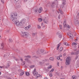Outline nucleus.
Segmentation results:
<instances>
[{
    "label": "nucleus",
    "instance_id": "obj_1",
    "mask_svg": "<svg viewBox=\"0 0 79 79\" xmlns=\"http://www.w3.org/2000/svg\"><path fill=\"white\" fill-rule=\"evenodd\" d=\"M17 16H18V14L16 13L11 14L10 15L11 19L12 21L15 23V24L16 26H23L24 24L26 21V19H23L20 22H19L17 20V18L16 17Z\"/></svg>",
    "mask_w": 79,
    "mask_h": 79
},
{
    "label": "nucleus",
    "instance_id": "obj_2",
    "mask_svg": "<svg viewBox=\"0 0 79 79\" xmlns=\"http://www.w3.org/2000/svg\"><path fill=\"white\" fill-rule=\"evenodd\" d=\"M21 35L22 37H24L25 38H28L29 37V35L27 32H23L21 34Z\"/></svg>",
    "mask_w": 79,
    "mask_h": 79
},
{
    "label": "nucleus",
    "instance_id": "obj_3",
    "mask_svg": "<svg viewBox=\"0 0 79 79\" xmlns=\"http://www.w3.org/2000/svg\"><path fill=\"white\" fill-rule=\"evenodd\" d=\"M65 64L66 65H69L70 64V58L69 57H68L65 62Z\"/></svg>",
    "mask_w": 79,
    "mask_h": 79
},
{
    "label": "nucleus",
    "instance_id": "obj_4",
    "mask_svg": "<svg viewBox=\"0 0 79 79\" xmlns=\"http://www.w3.org/2000/svg\"><path fill=\"white\" fill-rule=\"evenodd\" d=\"M64 27V28L66 27H67V28L69 29L71 27L68 25H66V20H64L63 23Z\"/></svg>",
    "mask_w": 79,
    "mask_h": 79
},
{
    "label": "nucleus",
    "instance_id": "obj_5",
    "mask_svg": "<svg viewBox=\"0 0 79 79\" xmlns=\"http://www.w3.org/2000/svg\"><path fill=\"white\" fill-rule=\"evenodd\" d=\"M62 4L60 5V6L61 8H63L64 7V5L66 4V0H62Z\"/></svg>",
    "mask_w": 79,
    "mask_h": 79
},
{
    "label": "nucleus",
    "instance_id": "obj_6",
    "mask_svg": "<svg viewBox=\"0 0 79 79\" xmlns=\"http://www.w3.org/2000/svg\"><path fill=\"white\" fill-rule=\"evenodd\" d=\"M32 73L34 76H35L37 74H38V72L36 70V69H35L32 72Z\"/></svg>",
    "mask_w": 79,
    "mask_h": 79
},
{
    "label": "nucleus",
    "instance_id": "obj_7",
    "mask_svg": "<svg viewBox=\"0 0 79 79\" xmlns=\"http://www.w3.org/2000/svg\"><path fill=\"white\" fill-rule=\"evenodd\" d=\"M19 72H20V76H23L24 73V72L21 69H19Z\"/></svg>",
    "mask_w": 79,
    "mask_h": 79
},
{
    "label": "nucleus",
    "instance_id": "obj_8",
    "mask_svg": "<svg viewBox=\"0 0 79 79\" xmlns=\"http://www.w3.org/2000/svg\"><path fill=\"white\" fill-rule=\"evenodd\" d=\"M67 35H69L70 39H73L74 36H73V35L72 34H71L70 33H67Z\"/></svg>",
    "mask_w": 79,
    "mask_h": 79
},
{
    "label": "nucleus",
    "instance_id": "obj_9",
    "mask_svg": "<svg viewBox=\"0 0 79 79\" xmlns=\"http://www.w3.org/2000/svg\"><path fill=\"white\" fill-rule=\"evenodd\" d=\"M58 11H57L58 13H60L61 15H63V12L62 11L61 9H60L58 10Z\"/></svg>",
    "mask_w": 79,
    "mask_h": 79
},
{
    "label": "nucleus",
    "instance_id": "obj_10",
    "mask_svg": "<svg viewBox=\"0 0 79 79\" xmlns=\"http://www.w3.org/2000/svg\"><path fill=\"white\" fill-rule=\"evenodd\" d=\"M51 6H52V7H53V8L54 6H55L56 5V4L55 3V2H52L51 4Z\"/></svg>",
    "mask_w": 79,
    "mask_h": 79
},
{
    "label": "nucleus",
    "instance_id": "obj_11",
    "mask_svg": "<svg viewBox=\"0 0 79 79\" xmlns=\"http://www.w3.org/2000/svg\"><path fill=\"white\" fill-rule=\"evenodd\" d=\"M42 10H43L42 8V7H40L39 8V10H38L39 13H41V12H42Z\"/></svg>",
    "mask_w": 79,
    "mask_h": 79
},
{
    "label": "nucleus",
    "instance_id": "obj_12",
    "mask_svg": "<svg viewBox=\"0 0 79 79\" xmlns=\"http://www.w3.org/2000/svg\"><path fill=\"white\" fill-rule=\"evenodd\" d=\"M42 77V76L40 75V74H37V75L36 76V78H37V77Z\"/></svg>",
    "mask_w": 79,
    "mask_h": 79
},
{
    "label": "nucleus",
    "instance_id": "obj_13",
    "mask_svg": "<svg viewBox=\"0 0 79 79\" xmlns=\"http://www.w3.org/2000/svg\"><path fill=\"white\" fill-rule=\"evenodd\" d=\"M78 54V53H79V52H72L71 53V54L72 55H76V54Z\"/></svg>",
    "mask_w": 79,
    "mask_h": 79
},
{
    "label": "nucleus",
    "instance_id": "obj_14",
    "mask_svg": "<svg viewBox=\"0 0 79 79\" xmlns=\"http://www.w3.org/2000/svg\"><path fill=\"white\" fill-rule=\"evenodd\" d=\"M38 20L39 22H41L42 21V19L40 18H38Z\"/></svg>",
    "mask_w": 79,
    "mask_h": 79
},
{
    "label": "nucleus",
    "instance_id": "obj_15",
    "mask_svg": "<svg viewBox=\"0 0 79 79\" xmlns=\"http://www.w3.org/2000/svg\"><path fill=\"white\" fill-rule=\"evenodd\" d=\"M74 45H77V44L74 42H73L72 44V46H73Z\"/></svg>",
    "mask_w": 79,
    "mask_h": 79
},
{
    "label": "nucleus",
    "instance_id": "obj_16",
    "mask_svg": "<svg viewBox=\"0 0 79 79\" xmlns=\"http://www.w3.org/2000/svg\"><path fill=\"white\" fill-rule=\"evenodd\" d=\"M63 44L64 45H66V46H69V44H68L67 43L64 42L63 43Z\"/></svg>",
    "mask_w": 79,
    "mask_h": 79
},
{
    "label": "nucleus",
    "instance_id": "obj_17",
    "mask_svg": "<svg viewBox=\"0 0 79 79\" xmlns=\"http://www.w3.org/2000/svg\"><path fill=\"white\" fill-rule=\"evenodd\" d=\"M34 13H38V9H35L34 10Z\"/></svg>",
    "mask_w": 79,
    "mask_h": 79
},
{
    "label": "nucleus",
    "instance_id": "obj_18",
    "mask_svg": "<svg viewBox=\"0 0 79 79\" xmlns=\"http://www.w3.org/2000/svg\"><path fill=\"white\" fill-rule=\"evenodd\" d=\"M75 23V24H79V22L77 20H76V22Z\"/></svg>",
    "mask_w": 79,
    "mask_h": 79
},
{
    "label": "nucleus",
    "instance_id": "obj_19",
    "mask_svg": "<svg viewBox=\"0 0 79 79\" xmlns=\"http://www.w3.org/2000/svg\"><path fill=\"white\" fill-rule=\"evenodd\" d=\"M72 77L73 79H76V78H77V77L76 76H73Z\"/></svg>",
    "mask_w": 79,
    "mask_h": 79
},
{
    "label": "nucleus",
    "instance_id": "obj_20",
    "mask_svg": "<svg viewBox=\"0 0 79 79\" xmlns=\"http://www.w3.org/2000/svg\"><path fill=\"white\" fill-rule=\"evenodd\" d=\"M25 74L27 76H29V73L28 72H26L25 73Z\"/></svg>",
    "mask_w": 79,
    "mask_h": 79
},
{
    "label": "nucleus",
    "instance_id": "obj_21",
    "mask_svg": "<svg viewBox=\"0 0 79 79\" xmlns=\"http://www.w3.org/2000/svg\"><path fill=\"white\" fill-rule=\"evenodd\" d=\"M32 35L33 36H34V35H37V33H33L32 34Z\"/></svg>",
    "mask_w": 79,
    "mask_h": 79
},
{
    "label": "nucleus",
    "instance_id": "obj_22",
    "mask_svg": "<svg viewBox=\"0 0 79 79\" xmlns=\"http://www.w3.org/2000/svg\"><path fill=\"white\" fill-rule=\"evenodd\" d=\"M31 56H25V58H31Z\"/></svg>",
    "mask_w": 79,
    "mask_h": 79
},
{
    "label": "nucleus",
    "instance_id": "obj_23",
    "mask_svg": "<svg viewBox=\"0 0 79 79\" xmlns=\"http://www.w3.org/2000/svg\"><path fill=\"white\" fill-rule=\"evenodd\" d=\"M50 60H51V61H53V58L52 57H50Z\"/></svg>",
    "mask_w": 79,
    "mask_h": 79
},
{
    "label": "nucleus",
    "instance_id": "obj_24",
    "mask_svg": "<svg viewBox=\"0 0 79 79\" xmlns=\"http://www.w3.org/2000/svg\"><path fill=\"white\" fill-rule=\"evenodd\" d=\"M37 27L39 29H40V28H41V27H40V25H37Z\"/></svg>",
    "mask_w": 79,
    "mask_h": 79
},
{
    "label": "nucleus",
    "instance_id": "obj_25",
    "mask_svg": "<svg viewBox=\"0 0 79 79\" xmlns=\"http://www.w3.org/2000/svg\"><path fill=\"white\" fill-rule=\"evenodd\" d=\"M52 68V65H50L48 67V69H51Z\"/></svg>",
    "mask_w": 79,
    "mask_h": 79
},
{
    "label": "nucleus",
    "instance_id": "obj_26",
    "mask_svg": "<svg viewBox=\"0 0 79 79\" xmlns=\"http://www.w3.org/2000/svg\"><path fill=\"white\" fill-rule=\"evenodd\" d=\"M34 67H35V65H31L30 66V68H34Z\"/></svg>",
    "mask_w": 79,
    "mask_h": 79
},
{
    "label": "nucleus",
    "instance_id": "obj_27",
    "mask_svg": "<svg viewBox=\"0 0 79 79\" xmlns=\"http://www.w3.org/2000/svg\"><path fill=\"white\" fill-rule=\"evenodd\" d=\"M3 45H4L3 43H2L1 44V47L2 48V49H3Z\"/></svg>",
    "mask_w": 79,
    "mask_h": 79
},
{
    "label": "nucleus",
    "instance_id": "obj_28",
    "mask_svg": "<svg viewBox=\"0 0 79 79\" xmlns=\"http://www.w3.org/2000/svg\"><path fill=\"white\" fill-rule=\"evenodd\" d=\"M54 71V69H52L50 71V72L51 73H52V72H53V71Z\"/></svg>",
    "mask_w": 79,
    "mask_h": 79
},
{
    "label": "nucleus",
    "instance_id": "obj_29",
    "mask_svg": "<svg viewBox=\"0 0 79 79\" xmlns=\"http://www.w3.org/2000/svg\"><path fill=\"white\" fill-rule=\"evenodd\" d=\"M44 23L46 24H48V20H46L44 21Z\"/></svg>",
    "mask_w": 79,
    "mask_h": 79
},
{
    "label": "nucleus",
    "instance_id": "obj_30",
    "mask_svg": "<svg viewBox=\"0 0 79 79\" xmlns=\"http://www.w3.org/2000/svg\"><path fill=\"white\" fill-rule=\"evenodd\" d=\"M39 63L40 64H42L43 63H44V62H40Z\"/></svg>",
    "mask_w": 79,
    "mask_h": 79
},
{
    "label": "nucleus",
    "instance_id": "obj_31",
    "mask_svg": "<svg viewBox=\"0 0 79 79\" xmlns=\"http://www.w3.org/2000/svg\"><path fill=\"white\" fill-rule=\"evenodd\" d=\"M27 27V28H28V29H29V28H31V25H28V26Z\"/></svg>",
    "mask_w": 79,
    "mask_h": 79
},
{
    "label": "nucleus",
    "instance_id": "obj_32",
    "mask_svg": "<svg viewBox=\"0 0 79 79\" xmlns=\"http://www.w3.org/2000/svg\"><path fill=\"white\" fill-rule=\"evenodd\" d=\"M60 28V29H62V26L61 25H59Z\"/></svg>",
    "mask_w": 79,
    "mask_h": 79
},
{
    "label": "nucleus",
    "instance_id": "obj_33",
    "mask_svg": "<svg viewBox=\"0 0 79 79\" xmlns=\"http://www.w3.org/2000/svg\"><path fill=\"white\" fill-rule=\"evenodd\" d=\"M25 61H27L28 62V61H29V59H27V58H26V59H25Z\"/></svg>",
    "mask_w": 79,
    "mask_h": 79
},
{
    "label": "nucleus",
    "instance_id": "obj_34",
    "mask_svg": "<svg viewBox=\"0 0 79 79\" xmlns=\"http://www.w3.org/2000/svg\"><path fill=\"white\" fill-rule=\"evenodd\" d=\"M59 38H61V37H62V36L61 35H59Z\"/></svg>",
    "mask_w": 79,
    "mask_h": 79
},
{
    "label": "nucleus",
    "instance_id": "obj_35",
    "mask_svg": "<svg viewBox=\"0 0 79 79\" xmlns=\"http://www.w3.org/2000/svg\"><path fill=\"white\" fill-rule=\"evenodd\" d=\"M40 52H44V49H41L40 50Z\"/></svg>",
    "mask_w": 79,
    "mask_h": 79
},
{
    "label": "nucleus",
    "instance_id": "obj_36",
    "mask_svg": "<svg viewBox=\"0 0 79 79\" xmlns=\"http://www.w3.org/2000/svg\"><path fill=\"white\" fill-rule=\"evenodd\" d=\"M63 50V47H61L60 48V51H62Z\"/></svg>",
    "mask_w": 79,
    "mask_h": 79
},
{
    "label": "nucleus",
    "instance_id": "obj_37",
    "mask_svg": "<svg viewBox=\"0 0 79 79\" xmlns=\"http://www.w3.org/2000/svg\"><path fill=\"white\" fill-rule=\"evenodd\" d=\"M9 42H12V40L11 39H9Z\"/></svg>",
    "mask_w": 79,
    "mask_h": 79
},
{
    "label": "nucleus",
    "instance_id": "obj_38",
    "mask_svg": "<svg viewBox=\"0 0 79 79\" xmlns=\"http://www.w3.org/2000/svg\"><path fill=\"white\" fill-rule=\"evenodd\" d=\"M57 60H60V57L59 56H57Z\"/></svg>",
    "mask_w": 79,
    "mask_h": 79
},
{
    "label": "nucleus",
    "instance_id": "obj_39",
    "mask_svg": "<svg viewBox=\"0 0 79 79\" xmlns=\"http://www.w3.org/2000/svg\"><path fill=\"white\" fill-rule=\"evenodd\" d=\"M58 47L57 48V50H58L59 49V46H60V44H58Z\"/></svg>",
    "mask_w": 79,
    "mask_h": 79
},
{
    "label": "nucleus",
    "instance_id": "obj_40",
    "mask_svg": "<svg viewBox=\"0 0 79 79\" xmlns=\"http://www.w3.org/2000/svg\"><path fill=\"white\" fill-rule=\"evenodd\" d=\"M28 29V28H27V27H25V30H27V29Z\"/></svg>",
    "mask_w": 79,
    "mask_h": 79
},
{
    "label": "nucleus",
    "instance_id": "obj_41",
    "mask_svg": "<svg viewBox=\"0 0 79 79\" xmlns=\"http://www.w3.org/2000/svg\"><path fill=\"white\" fill-rule=\"evenodd\" d=\"M49 76H50V77H52V73H50V74H49Z\"/></svg>",
    "mask_w": 79,
    "mask_h": 79
},
{
    "label": "nucleus",
    "instance_id": "obj_42",
    "mask_svg": "<svg viewBox=\"0 0 79 79\" xmlns=\"http://www.w3.org/2000/svg\"><path fill=\"white\" fill-rule=\"evenodd\" d=\"M1 1L2 2V3H4V0H1Z\"/></svg>",
    "mask_w": 79,
    "mask_h": 79
},
{
    "label": "nucleus",
    "instance_id": "obj_43",
    "mask_svg": "<svg viewBox=\"0 0 79 79\" xmlns=\"http://www.w3.org/2000/svg\"><path fill=\"white\" fill-rule=\"evenodd\" d=\"M45 61H46V60H45V59L43 60L42 62H44H44Z\"/></svg>",
    "mask_w": 79,
    "mask_h": 79
},
{
    "label": "nucleus",
    "instance_id": "obj_44",
    "mask_svg": "<svg viewBox=\"0 0 79 79\" xmlns=\"http://www.w3.org/2000/svg\"><path fill=\"white\" fill-rule=\"evenodd\" d=\"M62 42H64V38H63L62 40Z\"/></svg>",
    "mask_w": 79,
    "mask_h": 79
},
{
    "label": "nucleus",
    "instance_id": "obj_45",
    "mask_svg": "<svg viewBox=\"0 0 79 79\" xmlns=\"http://www.w3.org/2000/svg\"><path fill=\"white\" fill-rule=\"evenodd\" d=\"M60 33L59 32H57L56 33V35H60Z\"/></svg>",
    "mask_w": 79,
    "mask_h": 79
},
{
    "label": "nucleus",
    "instance_id": "obj_46",
    "mask_svg": "<svg viewBox=\"0 0 79 79\" xmlns=\"http://www.w3.org/2000/svg\"><path fill=\"white\" fill-rule=\"evenodd\" d=\"M44 79H48V78L47 77H45L44 78Z\"/></svg>",
    "mask_w": 79,
    "mask_h": 79
},
{
    "label": "nucleus",
    "instance_id": "obj_47",
    "mask_svg": "<svg viewBox=\"0 0 79 79\" xmlns=\"http://www.w3.org/2000/svg\"><path fill=\"white\" fill-rule=\"evenodd\" d=\"M57 65L58 66H59V62H57Z\"/></svg>",
    "mask_w": 79,
    "mask_h": 79
},
{
    "label": "nucleus",
    "instance_id": "obj_48",
    "mask_svg": "<svg viewBox=\"0 0 79 79\" xmlns=\"http://www.w3.org/2000/svg\"><path fill=\"white\" fill-rule=\"evenodd\" d=\"M27 0H24V2L25 3V2H27Z\"/></svg>",
    "mask_w": 79,
    "mask_h": 79
},
{
    "label": "nucleus",
    "instance_id": "obj_49",
    "mask_svg": "<svg viewBox=\"0 0 79 79\" xmlns=\"http://www.w3.org/2000/svg\"><path fill=\"white\" fill-rule=\"evenodd\" d=\"M9 31H10V30H7L6 32H9Z\"/></svg>",
    "mask_w": 79,
    "mask_h": 79
},
{
    "label": "nucleus",
    "instance_id": "obj_50",
    "mask_svg": "<svg viewBox=\"0 0 79 79\" xmlns=\"http://www.w3.org/2000/svg\"><path fill=\"white\" fill-rule=\"evenodd\" d=\"M78 58V57H77V56L76 57H75V60H77V59Z\"/></svg>",
    "mask_w": 79,
    "mask_h": 79
},
{
    "label": "nucleus",
    "instance_id": "obj_51",
    "mask_svg": "<svg viewBox=\"0 0 79 79\" xmlns=\"http://www.w3.org/2000/svg\"><path fill=\"white\" fill-rule=\"evenodd\" d=\"M39 51H37V53L39 54Z\"/></svg>",
    "mask_w": 79,
    "mask_h": 79
},
{
    "label": "nucleus",
    "instance_id": "obj_52",
    "mask_svg": "<svg viewBox=\"0 0 79 79\" xmlns=\"http://www.w3.org/2000/svg\"><path fill=\"white\" fill-rule=\"evenodd\" d=\"M58 18L59 19H60V15H59L58 16Z\"/></svg>",
    "mask_w": 79,
    "mask_h": 79
},
{
    "label": "nucleus",
    "instance_id": "obj_53",
    "mask_svg": "<svg viewBox=\"0 0 79 79\" xmlns=\"http://www.w3.org/2000/svg\"><path fill=\"white\" fill-rule=\"evenodd\" d=\"M15 0V2H18V1H19V0Z\"/></svg>",
    "mask_w": 79,
    "mask_h": 79
},
{
    "label": "nucleus",
    "instance_id": "obj_54",
    "mask_svg": "<svg viewBox=\"0 0 79 79\" xmlns=\"http://www.w3.org/2000/svg\"><path fill=\"white\" fill-rule=\"evenodd\" d=\"M63 56H66V54H64Z\"/></svg>",
    "mask_w": 79,
    "mask_h": 79
},
{
    "label": "nucleus",
    "instance_id": "obj_55",
    "mask_svg": "<svg viewBox=\"0 0 79 79\" xmlns=\"http://www.w3.org/2000/svg\"><path fill=\"white\" fill-rule=\"evenodd\" d=\"M41 26H43L44 25V23H42L41 24Z\"/></svg>",
    "mask_w": 79,
    "mask_h": 79
},
{
    "label": "nucleus",
    "instance_id": "obj_56",
    "mask_svg": "<svg viewBox=\"0 0 79 79\" xmlns=\"http://www.w3.org/2000/svg\"><path fill=\"white\" fill-rule=\"evenodd\" d=\"M59 56H60V57H62V55H60Z\"/></svg>",
    "mask_w": 79,
    "mask_h": 79
},
{
    "label": "nucleus",
    "instance_id": "obj_57",
    "mask_svg": "<svg viewBox=\"0 0 79 79\" xmlns=\"http://www.w3.org/2000/svg\"><path fill=\"white\" fill-rule=\"evenodd\" d=\"M34 58H37V57H36V56H34Z\"/></svg>",
    "mask_w": 79,
    "mask_h": 79
},
{
    "label": "nucleus",
    "instance_id": "obj_58",
    "mask_svg": "<svg viewBox=\"0 0 79 79\" xmlns=\"http://www.w3.org/2000/svg\"><path fill=\"white\" fill-rule=\"evenodd\" d=\"M0 68H3V67L0 66Z\"/></svg>",
    "mask_w": 79,
    "mask_h": 79
},
{
    "label": "nucleus",
    "instance_id": "obj_59",
    "mask_svg": "<svg viewBox=\"0 0 79 79\" xmlns=\"http://www.w3.org/2000/svg\"><path fill=\"white\" fill-rule=\"evenodd\" d=\"M6 54H5V55H4V57H5V56H6Z\"/></svg>",
    "mask_w": 79,
    "mask_h": 79
},
{
    "label": "nucleus",
    "instance_id": "obj_60",
    "mask_svg": "<svg viewBox=\"0 0 79 79\" xmlns=\"http://www.w3.org/2000/svg\"><path fill=\"white\" fill-rule=\"evenodd\" d=\"M61 68L62 69V68H63V66H61Z\"/></svg>",
    "mask_w": 79,
    "mask_h": 79
},
{
    "label": "nucleus",
    "instance_id": "obj_61",
    "mask_svg": "<svg viewBox=\"0 0 79 79\" xmlns=\"http://www.w3.org/2000/svg\"><path fill=\"white\" fill-rule=\"evenodd\" d=\"M7 66H8V67H9L10 66V65H9V64H8Z\"/></svg>",
    "mask_w": 79,
    "mask_h": 79
},
{
    "label": "nucleus",
    "instance_id": "obj_62",
    "mask_svg": "<svg viewBox=\"0 0 79 79\" xmlns=\"http://www.w3.org/2000/svg\"><path fill=\"white\" fill-rule=\"evenodd\" d=\"M21 61H23V59H21Z\"/></svg>",
    "mask_w": 79,
    "mask_h": 79
},
{
    "label": "nucleus",
    "instance_id": "obj_63",
    "mask_svg": "<svg viewBox=\"0 0 79 79\" xmlns=\"http://www.w3.org/2000/svg\"><path fill=\"white\" fill-rule=\"evenodd\" d=\"M13 58H14V59H15V57H13Z\"/></svg>",
    "mask_w": 79,
    "mask_h": 79
},
{
    "label": "nucleus",
    "instance_id": "obj_64",
    "mask_svg": "<svg viewBox=\"0 0 79 79\" xmlns=\"http://www.w3.org/2000/svg\"><path fill=\"white\" fill-rule=\"evenodd\" d=\"M64 79V78H61V79Z\"/></svg>",
    "mask_w": 79,
    "mask_h": 79
}]
</instances>
